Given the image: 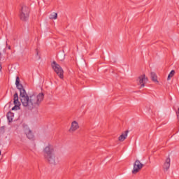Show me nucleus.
Listing matches in <instances>:
<instances>
[{
  "label": "nucleus",
  "instance_id": "15",
  "mask_svg": "<svg viewBox=\"0 0 179 179\" xmlns=\"http://www.w3.org/2000/svg\"><path fill=\"white\" fill-rule=\"evenodd\" d=\"M57 17H58V14L57 13H52L50 15V19H57Z\"/></svg>",
  "mask_w": 179,
  "mask_h": 179
},
{
  "label": "nucleus",
  "instance_id": "9",
  "mask_svg": "<svg viewBox=\"0 0 179 179\" xmlns=\"http://www.w3.org/2000/svg\"><path fill=\"white\" fill-rule=\"evenodd\" d=\"M128 136V131H124V133H122L118 138V141L120 142H124V140L127 139Z\"/></svg>",
  "mask_w": 179,
  "mask_h": 179
},
{
  "label": "nucleus",
  "instance_id": "1",
  "mask_svg": "<svg viewBox=\"0 0 179 179\" xmlns=\"http://www.w3.org/2000/svg\"><path fill=\"white\" fill-rule=\"evenodd\" d=\"M15 85L17 89L20 90V101L25 110L31 111V110L37 108L43 103V100H44V94L43 92L39 94L34 93L29 96L26 90L23 89V85L20 84V78L19 77L16 78Z\"/></svg>",
  "mask_w": 179,
  "mask_h": 179
},
{
  "label": "nucleus",
  "instance_id": "11",
  "mask_svg": "<svg viewBox=\"0 0 179 179\" xmlns=\"http://www.w3.org/2000/svg\"><path fill=\"white\" fill-rule=\"evenodd\" d=\"M169 169H170V158H167L164 164V170L165 171H167V170H169Z\"/></svg>",
  "mask_w": 179,
  "mask_h": 179
},
{
  "label": "nucleus",
  "instance_id": "13",
  "mask_svg": "<svg viewBox=\"0 0 179 179\" xmlns=\"http://www.w3.org/2000/svg\"><path fill=\"white\" fill-rule=\"evenodd\" d=\"M176 73V71L174 70H172L167 78V80H170L171 79V78H173V76H174V74Z\"/></svg>",
  "mask_w": 179,
  "mask_h": 179
},
{
  "label": "nucleus",
  "instance_id": "7",
  "mask_svg": "<svg viewBox=\"0 0 179 179\" xmlns=\"http://www.w3.org/2000/svg\"><path fill=\"white\" fill-rule=\"evenodd\" d=\"M79 128H80L79 122H78V121L76 120H74L71 122L70 128L69 129V132H70L71 134H73V132H76V131H78Z\"/></svg>",
  "mask_w": 179,
  "mask_h": 179
},
{
  "label": "nucleus",
  "instance_id": "6",
  "mask_svg": "<svg viewBox=\"0 0 179 179\" xmlns=\"http://www.w3.org/2000/svg\"><path fill=\"white\" fill-rule=\"evenodd\" d=\"M143 167V164L139 160H136L134 164L133 174H136Z\"/></svg>",
  "mask_w": 179,
  "mask_h": 179
},
{
  "label": "nucleus",
  "instance_id": "3",
  "mask_svg": "<svg viewBox=\"0 0 179 179\" xmlns=\"http://www.w3.org/2000/svg\"><path fill=\"white\" fill-rule=\"evenodd\" d=\"M30 15V9L26 6H22L20 11V19L22 22H26L29 20V16Z\"/></svg>",
  "mask_w": 179,
  "mask_h": 179
},
{
  "label": "nucleus",
  "instance_id": "5",
  "mask_svg": "<svg viewBox=\"0 0 179 179\" xmlns=\"http://www.w3.org/2000/svg\"><path fill=\"white\" fill-rule=\"evenodd\" d=\"M148 82V77L146 75L143 74L140 76L137 79V85L140 86L141 88L145 87V84Z\"/></svg>",
  "mask_w": 179,
  "mask_h": 179
},
{
  "label": "nucleus",
  "instance_id": "16",
  "mask_svg": "<svg viewBox=\"0 0 179 179\" xmlns=\"http://www.w3.org/2000/svg\"><path fill=\"white\" fill-rule=\"evenodd\" d=\"M0 58H1V54H0ZM1 69H2V66L0 64V71H1Z\"/></svg>",
  "mask_w": 179,
  "mask_h": 179
},
{
  "label": "nucleus",
  "instance_id": "14",
  "mask_svg": "<svg viewBox=\"0 0 179 179\" xmlns=\"http://www.w3.org/2000/svg\"><path fill=\"white\" fill-rule=\"evenodd\" d=\"M12 117H13V113H10V112L7 113V118H8L9 122H10V121H12V120H13V118Z\"/></svg>",
  "mask_w": 179,
  "mask_h": 179
},
{
  "label": "nucleus",
  "instance_id": "17",
  "mask_svg": "<svg viewBox=\"0 0 179 179\" xmlns=\"http://www.w3.org/2000/svg\"><path fill=\"white\" fill-rule=\"evenodd\" d=\"M0 156H1V150H0Z\"/></svg>",
  "mask_w": 179,
  "mask_h": 179
},
{
  "label": "nucleus",
  "instance_id": "2",
  "mask_svg": "<svg viewBox=\"0 0 179 179\" xmlns=\"http://www.w3.org/2000/svg\"><path fill=\"white\" fill-rule=\"evenodd\" d=\"M43 156L45 160L50 164H52L53 166L59 164V158L55 155L52 145L49 144L43 149Z\"/></svg>",
  "mask_w": 179,
  "mask_h": 179
},
{
  "label": "nucleus",
  "instance_id": "4",
  "mask_svg": "<svg viewBox=\"0 0 179 179\" xmlns=\"http://www.w3.org/2000/svg\"><path fill=\"white\" fill-rule=\"evenodd\" d=\"M52 67L60 79H64V69H62V67L55 62H52Z\"/></svg>",
  "mask_w": 179,
  "mask_h": 179
},
{
  "label": "nucleus",
  "instance_id": "12",
  "mask_svg": "<svg viewBox=\"0 0 179 179\" xmlns=\"http://www.w3.org/2000/svg\"><path fill=\"white\" fill-rule=\"evenodd\" d=\"M150 76L152 82H155V83H159V80H157V75H156V73L151 72Z\"/></svg>",
  "mask_w": 179,
  "mask_h": 179
},
{
  "label": "nucleus",
  "instance_id": "10",
  "mask_svg": "<svg viewBox=\"0 0 179 179\" xmlns=\"http://www.w3.org/2000/svg\"><path fill=\"white\" fill-rule=\"evenodd\" d=\"M25 134L27 135V138H28V139H34V134H33V131H31V130L30 129H27L25 131Z\"/></svg>",
  "mask_w": 179,
  "mask_h": 179
},
{
  "label": "nucleus",
  "instance_id": "8",
  "mask_svg": "<svg viewBox=\"0 0 179 179\" xmlns=\"http://www.w3.org/2000/svg\"><path fill=\"white\" fill-rule=\"evenodd\" d=\"M14 104L15 106L12 108L13 110L20 109V102L19 101V95L17 93L14 94Z\"/></svg>",
  "mask_w": 179,
  "mask_h": 179
}]
</instances>
